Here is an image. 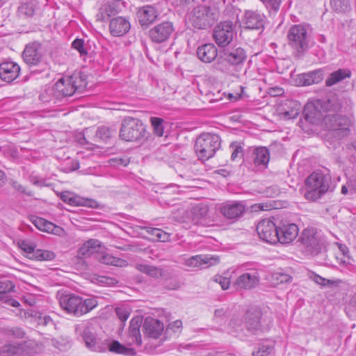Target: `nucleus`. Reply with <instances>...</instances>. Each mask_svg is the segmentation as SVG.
I'll return each mask as SVG.
<instances>
[{
  "label": "nucleus",
  "instance_id": "1",
  "mask_svg": "<svg viewBox=\"0 0 356 356\" xmlns=\"http://www.w3.org/2000/svg\"><path fill=\"white\" fill-rule=\"evenodd\" d=\"M86 79L79 74L64 76L58 79L53 87L46 90L40 95L44 102H53L56 104L62 99L71 97L75 92H82L86 88Z\"/></svg>",
  "mask_w": 356,
  "mask_h": 356
},
{
  "label": "nucleus",
  "instance_id": "2",
  "mask_svg": "<svg viewBox=\"0 0 356 356\" xmlns=\"http://www.w3.org/2000/svg\"><path fill=\"white\" fill-rule=\"evenodd\" d=\"M226 0H211L210 6L200 5L193 8L190 20L193 26L205 29L218 19L220 10L225 6Z\"/></svg>",
  "mask_w": 356,
  "mask_h": 356
},
{
  "label": "nucleus",
  "instance_id": "3",
  "mask_svg": "<svg viewBox=\"0 0 356 356\" xmlns=\"http://www.w3.org/2000/svg\"><path fill=\"white\" fill-rule=\"evenodd\" d=\"M149 136L150 134L140 120L127 117L122 120L120 130V137L122 140L144 143L149 139Z\"/></svg>",
  "mask_w": 356,
  "mask_h": 356
},
{
  "label": "nucleus",
  "instance_id": "4",
  "mask_svg": "<svg viewBox=\"0 0 356 356\" xmlns=\"http://www.w3.org/2000/svg\"><path fill=\"white\" fill-rule=\"evenodd\" d=\"M338 108L339 105L335 100L315 99L305 104L303 113L307 121L312 124H318L325 113L335 112Z\"/></svg>",
  "mask_w": 356,
  "mask_h": 356
},
{
  "label": "nucleus",
  "instance_id": "5",
  "mask_svg": "<svg viewBox=\"0 0 356 356\" xmlns=\"http://www.w3.org/2000/svg\"><path fill=\"white\" fill-rule=\"evenodd\" d=\"M330 177L321 172H313L305 180L304 197L306 200L315 202L328 191Z\"/></svg>",
  "mask_w": 356,
  "mask_h": 356
},
{
  "label": "nucleus",
  "instance_id": "6",
  "mask_svg": "<svg viewBox=\"0 0 356 356\" xmlns=\"http://www.w3.org/2000/svg\"><path fill=\"white\" fill-rule=\"evenodd\" d=\"M220 145L221 140L218 135L204 133L196 139L195 149L200 159L207 161L214 156Z\"/></svg>",
  "mask_w": 356,
  "mask_h": 356
},
{
  "label": "nucleus",
  "instance_id": "7",
  "mask_svg": "<svg viewBox=\"0 0 356 356\" xmlns=\"http://www.w3.org/2000/svg\"><path fill=\"white\" fill-rule=\"evenodd\" d=\"M289 44L298 52L308 49L310 40L309 27L302 24L291 26L287 32Z\"/></svg>",
  "mask_w": 356,
  "mask_h": 356
},
{
  "label": "nucleus",
  "instance_id": "8",
  "mask_svg": "<svg viewBox=\"0 0 356 356\" xmlns=\"http://www.w3.org/2000/svg\"><path fill=\"white\" fill-rule=\"evenodd\" d=\"M92 324L87 323L80 333L86 347L90 351L97 353H105L106 346V339H102L98 337L94 332Z\"/></svg>",
  "mask_w": 356,
  "mask_h": 356
},
{
  "label": "nucleus",
  "instance_id": "9",
  "mask_svg": "<svg viewBox=\"0 0 356 356\" xmlns=\"http://www.w3.org/2000/svg\"><path fill=\"white\" fill-rule=\"evenodd\" d=\"M235 33L232 22L224 21L213 28V38L218 47H225L232 41Z\"/></svg>",
  "mask_w": 356,
  "mask_h": 356
},
{
  "label": "nucleus",
  "instance_id": "10",
  "mask_svg": "<svg viewBox=\"0 0 356 356\" xmlns=\"http://www.w3.org/2000/svg\"><path fill=\"white\" fill-rule=\"evenodd\" d=\"M45 51L40 42L33 41L25 46L22 52L24 61L29 66H37L43 63Z\"/></svg>",
  "mask_w": 356,
  "mask_h": 356
},
{
  "label": "nucleus",
  "instance_id": "11",
  "mask_svg": "<svg viewBox=\"0 0 356 356\" xmlns=\"http://www.w3.org/2000/svg\"><path fill=\"white\" fill-rule=\"evenodd\" d=\"M278 226L269 218L261 220L257 226L259 238L266 243L275 244L277 242Z\"/></svg>",
  "mask_w": 356,
  "mask_h": 356
},
{
  "label": "nucleus",
  "instance_id": "12",
  "mask_svg": "<svg viewBox=\"0 0 356 356\" xmlns=\"http://www.w3.org/2000/svg\"><path fill=\"white\" fill-rule=\"evenodd\" d=\"M245 208L243 202L232 201L223 203L220 207V212L225 218L236 221L243 216Z\"/></svg>",
  "mask_w": 356,
  "mask_h": 356
},
{
  "label": "nucleus",
  "instance_id": "13",
  "mask_svg": "<svg viewBox=\"0 0 356 356\" xmlns=\"http://www.w3.org/2000/svg\"><path fill=\"white\" fill-rule=\"evenodd\" d=\"M174 31L171 22H163L151 29L149 31V36L152 42L162 43L169 39Z\"/></svg>",
  "mask_w": 356,
  "mask_h": 356
},
{
  "label": "nucleus",
  "instance_id": "14",
  "mask_svg": "<svg viewBox=\"0 0 356 356\" xmlns=\"http://www.w3.org/2000/svg\"><path fill=\"white\" fill-rule=\"evenodd\" d=\"M262 312L260 309L252 307L246 311L243 316L244 325L248 331L257 334L261 330V318Z\"/></svg>",
  "mask_w": 356,
  "mask_h": 356
},
{
  "label": "nucleus",
  "instance_id": "15",
  "mask_svg": "<svg viewBox=\"0 0 356 356\" xmlns=\"http://www.w3.org/2000/svg\"><path fill=\"white\" fill-rule=\"evenodd\" d=\"M223 58L230 65L241 70L247 58L246 51L242 47H234L223 51Z\"/></svg>",
  "mask_w": 356,
  "mask_h": 356
},
{
  "label": "nucleus",
  "instance_id": "16",
  "mask_svg": "<svg viewBox=\"0 0 356 356\" xmlns=\"http://www.w3.org/2000/svg\"><path fill=\"white\" fill-rule=\"evenodd\" d=\"M59 302L60 307L67 312L77 316H81V297L71 293L65 294L60 296Z\"/></svg>",
  "mask_w": 356,
  "mask_h": 356
},
{
  "label": "nucleus",
  "instance_id": "17",
  "mask_svg": "<svg viewBox=\"0 0 356 356\" xmlns=\"http://www.w3.org/2000/svg\"><path fill=\"white\" fill-rule=\"evenodd\" d=\"M259 281V273L255 270H252L239 275L234 282V285L238 290H250L257 287Z\"/></svg>",
  "mask_w": 356,
  "mask_h": 356
},
{
  "label": "nucleus",
  "instance_id": "18",
  "mask_svg": "<svg viewBox=\"0 0 356 356\" xmlns=\"http://www.w3.org/2000/svg\"><path fill=\"white\" fill-rule=\"evenodd\" d=\"M277 242L289 244L298 235L299 229L295 223L282 222L278 226Z\"/></svg>",
  "mask_w": 356,
  "mask_h": 356
},
{
  "label": "nucleus",
  "instance_id": "19",
  "mask_svg": "<svg viewBox=\"0 0 356 356\" xmlns=\"http://www.w3.org/2000/svg\"><path fill=\"white\" fill-rule=\"evenodd\" d=\"M327 129L348 131V120L345 117L337 115L335 113H325L321 121Z\"/></svg>",
  "mask_w": 356,
  "mask_h": 356
},
{
  "label": "nucleus",
  "instance_id": "20",
  "mask_svg": "<svg viewBox=\"0 0 356 356\" xmlns=\"http://www.w3.org/2000/svg\"><path fill=\"white\" fill-rule=\"evenodd\" d=\"M20 72L19 65L13 61H5L0 64V78L8 83L15 80Z\"/></svg>",
  "mask_w": 356,
  "mask_h": 356
},
{
  "label": "nucleus",
  "instance_id": "21",
  "mask_svg": "<svg viewBox=\"0 0 356 356\" xmlns=\"http://www.w3.org/2000/svg\"><path fill=\"white\" fill-rule=\"evenodd\" d=\"M164 325L160 321L147 317L143 323L144 334L148 337L157 339L163 333Z\"/></svg>",
  "mask_w": 356,
  "mask_h": 356
},
{
  "label": "nucleus",
  "instance_id": "22",
  "mask_svg": "<svg viewBox=\"0 0 356 356\" xmlns=\"http://www.w3.org/2000/svg\"><path fill=\"white\" fill-rule=\"evenodd\" d=\"M159 13L156 8L152 6H145L140 8L137 12L139 24L142 26H148L157 18Z\"/></svg>",
  "mask_w": 356,
  "mask_h": 356
},
{
  "label": "nucleus",
  "instance_id": "23",
  "mask_svg": "<svg viewBox=\"0 0 356 356\" xmlns=\"http://www.w3.org/2000/svg\"><path fill=\"white\" fill-rule=\"evenodd\" d=\"M251 161L254 166L266 168L270 161L268 149L262 146L252 148Z\"/></svg>",
  "mask_w": 356,
  "mask_h": 356
},
{
  "label": "nucleus",
  "instance_id": "24",
  "mask_svg": "<svg viewBox=\"0 0 356 356\" xmlns=\"http://www.w3.org/2000/svg\"><path fill=\"white\" fill-rule=\"evenodd\" d=\"M196 54L202 62L210 63L216 58L218 49L212 43H206L197 47Z\"/></svg>",
  "mask_w": 356,
  "mask_h": 356
},
{
  "label": "nucleus",
  "instance_id": "25",
  "mask_svg": "<svg viewBox=\"0 0 356 356\" xmlns=\"http://www.w3.org/2000/svg\"><path fill=\"white\" fill-rule=\"evenodd\" d=\"M130 27V23L127 19L122 17H117L111 20L109 31L112 35L120 37L126 34Z\"/></svg>",
  "mask_w": 356,
  "mask_h": 356
},
{
  "label": "nucleus",
  "instance_id": "26",
  "mask_svg": "<svg viewBox=\"0 0 356 356\" xmlns=\"http://www.w3.org/2000/svg\"><path fill=\"white\" fill-rule=\"evenodd\" d=\"M209 214V207L203 203L197 204L191 210V218L193 224L206 225Z\"/></svg>",
  "mask_w": 356,
  "mask_h": 356
},
{
  "label": "nucleus",
  "instance_id": "27",
  "mask_svg": "<svg viewBox=\"0 0 356 356\" xmlns=\"http://www.w3.org/2000/svg\"><path fill=\"white\" fill-rule=\"evenodd\" d=\"M264 15L257 11L248 10L244 15L243 23L248 29H260L264 27Z\"/></svg>",
  "mask_w": 356,
  "mask_h": 356
},
{
  "label": "nucleus",
  "instance_id": "28",
  "mask_svg": "<svg viewBox=\"0 0 356 356\" xmlns=\"http://www.w3.org/2000/svg\"><path fill=\"white\" fill-rule=\"evenodd\" d=\"M31 222L40 230L54 234H60L63 231L62 228L57 226L42 218L38 216H31Z\"/></svg>",
  "mask_w": 356,
  "mask_h": 356
},
{
  "label": "nucleus",
  "instance_id": "29",
  "mask_svg": "<svg viewBox=\"0 0 356 356\" xmlns=\"http://www.w3.org/2000/svg\"><path fill=\"white\" fill-rule=\"evenodd\" d=\"M218 262V258L209 255H195L186 260L185 264L192 268H203L205 265L211 266Z\"/></svg>",
  "mask_w": 356,
  "mask_h": 356
},
{
  "label": "nucleus",
  "instance_id": "30",
  "mask_svg": "<svg viewBox=\"0 0 356 356\" xmlns=\"http://www.w3.org/2000/svg\"><path fill=\"white\" fill-rule=\"evenodd\" d=\"M61 199L63 202H67L71 205L83 206L92 209L99 207L98 202L92 199L83 198L77 196L71 197L67 193H63L61 195Z\"/></svg>",
  "mask_w": 356,
  "mask_h": 356
},
{
  "label": "nucleus",
  "instance_id": "31",
  "mask_svg": "<svg viewBox=\"0 0 356 356\" xmlns=\"http://www.w3.org/2000/svg\"><path fill=\"white\" fill-rule=\"evenodd\" d=\"M300 241L311 250L316 251L319 249V239L313 229H305L301 234Z\"/></svg>",
  "mask_w": 356,
  "mask_h": 356
},
{
  "label": "nucleus",
  "instance_id": "32",
  "mask_svg": "<svg viewBox=\"0 0 356 356\" xmlns=\"http://www.w3.org/2000/svg\"><path fill=\"white\" fill-rule=\"evenodd\" d=\"M106 352L108 350L113 353L128 356H133L136 353L134 348H127L117 340L106 339Z\"/></svg>",
  "mask_w": 356,
  "mask_h": 356
},
{
  "label": "nucleus",
  "instance_id": "33",
  "mask_svg": "<svg viewBox=\"0 0 356 356\" xmlns=\"http://www.w3.org/2000/svg\"><path fill=\"white\" fill-rule=\"evenodd\" d=\"M118 13L117 3L115 2H107L103 4L99 9L96 15L97 20L103 22Z\"/></svg>",
  "mask_w": 356,
  "mask_h": 356
},
{
  "label": "nucleus",
  "instance_id": "34",
  "mask_svg": "<svg viewBox=\"0 0 356 356\" xmlns=\"http://www.w3.org/2000/svg\"><path fill=\"white\" fill-rule=\"evenodd\" d=\"M142 318L136 316L133 318L130 321L129 334L131 337L132 341L138 345H141L142 338L140 328L142 325Z\"/></svg>",
  "mask_w": 356,
  "mask_h": 356
},
{
  "label": "nucleus",
  "instance_id": "35",
  "mask_svg": "<svg viewBox=\"0 0 356 356\" xmlns=\"http://www.w3.org/2000/svg\"><path fill=\"white\" fill-rule=\"evenodd\" d=\"M100 247L101 242L99 240L91 238L83 243L78 253L82 257H88L99 251Z\"/></svg>",
  "mask_w": 356,
  "mask_h": 356
},
{
  "label": "nucleus",
  "instance_id": "36",
  "mask_svg": "<svg viewBox=\"0 0 356 356\" xmlns=\"http://www.w3.org/2000/svg\"><path fill=\"white\" fill-rule=\"evenodd\" d=\"M351 72L348 69H339L332 72L325 80V86H332L346 78H350Z\"/></svg>",
  "mask_w": 356,
  "mask_h": 356
},
{
  "label": "nucleus",
  "instance_id": "37",
  "mask_svg": "<svg viewBox=\"0 0 356 356\" xmlns=\"http://www.w3.org/2000/svg\"><path fill=\"white\" fill-rule=\"evenodd\" d=\"M274 350V342L270 340H263L258 343L252 351V356H268Z\"/></svg>",
  "mask_w": 356,
  "mask_h": 356
},
{
  "label": "nucleus",
  "instance_id": "38",
  "mask_svg": "<svg viewBox=\"0 0 356 356\" xmlns=\"http://www.w3.org/2000/svg\"><path fill=\"white\" fill-rule=\"evenodd\" d=\"M135 268L140 273H145L153 278L157 279L163 276V270L156 266H149L143 263H137L135 265Z\"/></svg>",
  "mask_w": 356,
  "mask_h": 356
},
{
  "label": "nucleus",
  "instance_id": "39",
  "mask_svg": "<svg viewBox=\"0 0 356 356\" xmlns=\"http://www.w3.org/2000/svg\"><path fill=\"white\" fill-rule=\"evenodd\" d=\"M24 346L19 343L7 344L1 349V356H23Z\"/></svg>",
  "mask_w": 356,
  "mask_h": 356
},
{
  "label": "nucleus",
  "instance_id": "40",
  "mask_svg": "<svg viewBox=\"0 0 356 356\" xmlns=\"http://www.w3.org/2000/svg\"><path fill=\"white\" fill-rule=\"evenodd\" d=\"M323 79V71L321 70L312 71L303 74V84L310 86L321 82Z\"/></svg>",
  "mask_w": 356,
  "mask_h": 356
},
{
  "label": "nucleus",
  "instance_id": "41",
  "mask_svg": "<svg viewBox=\"0 0 356 356\" xmlns=\"http://www.w3.org/2000/svg\"><path fill=\"white\" fill-rule=\"evenodd\" d=\"M35 7V1L31 0L29 1L22 3L18 8V13L20 15L32 17L34 15Z\"/></svg>",
  "mask_w": 356,
  "mask_h": 356
},
{
  "label": "nucleus",
  "instance_id": "42",
  "mask_svg": "<svg viewBox=\"0 0 356 356\" xmlns=\"http://www.w3.org/2000/svg\"><path fill=\"white\" fill-rule=\"evenodd\" d=\"M100 261L106 265L123 267L127 265V262L122 259L115 257L111 254H106L101 257Z\"/></svg>",
  "mask_w": 356,
  "mask_h": 356
},
{
  "label": "nucleus",
  "instance_id": "43",
  "mask_svg": "<svg viewBox=\"0 0 356 356\" xmlns=\"http://www.w3.org/2000/svg\"><path fill=\"white\" fill-rule=\"evenodd\" d=\"M116 134V130L107 127H100L98 128L96 136L104 142H106L111 138L114 134Z\"/></svg>",
  "mask_w": 356,
  "mask_h": 356
},
{
  "label": "nucleus",
  "instance_id": "44",
  "mask_svg": "<svg viewBox=\"0 0 356 356\" xmlns=\"http://www.w3.org/2000/svg\"><path fill=\"white\" fill-rule=\"evenodd\" d=\"M33 321L38 325L42 326H53L54 321L50 316L41 312H35L33 316Z\"/></svg>",
  "mask_w": 356,
  "mask_h": 356
},
{
  "label": "nucleus",
  "instance_id": "45",
  "mask_svg": "<svg viewBox=\"0 0 356 356\" xmlns=\"http://www.w3.org/2000/svg\"><path fill=\"white\" fill-rule=\"evenodd\" d=\"M330 5L337 12L346 13L350 10V0H331Z\"/></svg>",
  "mask_w": 356,
  "mask_h": 356
},
{
  "label": "nucleus",
  "instance_id": "46",
  "mask_svg": "<svg viewBox=\"0 0 356 356\" xmlns=\"http://www.w3.org/2000/svg\"><path fill=\"white\" fill-rule=\"evenodd\" d=\"M150 122L153 127L154 134L158 137L163 136L164 131L163 119L157 117H152L150 118Z\"/></svg>",
  "mask_w": 356,
  "mask_h": 356
},
{
  "label": "nucleus",
  "instance_id": "47",
  "mask_svg": "<svg viewBox=\"0 0 356 356\" xmlns=\"http://www.w3.org/2000/svg\"><path fill=\"white\" fill-rule=\"evenodd\" d=\"M81 316L85 314L92 309H93L97 305V301L95 298H87L86 300H83L81 298Z\"/></svg>",
  "mask_w": 356,
  "mask_h": 356
},
{
  "label": "nucleus",
  "instance_id": "48",
  "mask_svg": "<svg viewBox=\"0 0 356 356\" xmlns=\"http://www.w3.org/2000/svg\"><path fill=\"white\" fill-rule=\"evenodd\" d=\"M2 332L8 337H13L15 338H23L24 336V332L22 329L17 327H3L1 330Z\"/></svg>",
  "mask_w": 356,
  "mask_h": 356
},
{
  "label": "nucleus",
  "instance_id": "49",
  "mask_svg": "<svg viewBox=\"0 0 356 356\" xmlns=\"http://www.w3.org/2000/svg\"><path fill=\"white\" fill-rule=\"evenodd\" d=\"M55 254L49 250H36L34 253V258L38 260H47L51 261L55 258Z\"/></svg>",
  "mask_w": 356,
  "mask_h": 356
},
{
  "label": "nucleus",
  "instance_id": "50",
  "mask_svg": "<svg viewBox=\"0 0 356 356\" xmlns=\"http://www.w3.org/2000/svg\"><path fill=\"white\" fill-rule=\"evenodd\" d=\"M244 324L243 318L238 317L232 318L229 324L228 327L232 332H238L243 330V325Z\"/></svg>",
  "mask_w": 356,
  "mask_h": 356
},
{
  "label": "nucleus",
  "instance_id": "51",
  "mask_svg": "<svg viewBox=\"0 0 356 356\" xmlns=\"http://www.w3.org/2000/svg\"><path fill=\"white\" fill-rule=\"evenodd\" d=\"M10 292L11 291H3L0 293L1 301L14 307H19L20 305L19 302L12 298L10 294Z\"/></svg>",
  "mask_w": 356,
  "mask_h": 356
},
{
  "label": "nucleus",
  "instance_id": "52",
  "mask_svg": "<svg viewBox=\"0 0 356 356\" xmlns=\"http://www.w3.org/2000/svg\"><path fill=\"white\" fill-rule=\"evenodd\" d=\"M10 183V185L12 186V187L16 191H17L22 194H24L29 197H31L33 195V191L27 190V188L24 186L22 185L18 181H15V180H11Z\"/></svg>",
  "mask_w": 356,
  "mask_h": 356
},
{
  "label": "nucleus",
  "instance_id": "53",
  "mask_svg": "<svg viewBox=\"0 0 356 356\" xmlns=\"http://www.w3.org/2000/svg\"><path fill=\"white\" fill-rule=\"evenodd\" d=\"M19 247L22 250L28 254L32 253L33 257H34V253H35L36 250H35V245L32 243L25 240L20 241L19 242Z\"/></svg>",
  "mask_w": 356,
  "mask_h": 356
},
{
  "label": "nucleus",
  "instance_id": "54",
  "mask_svg": "<svg viewBox=\"0 0 356 356\" xmlns=\"http://www.w3.org/2000/svg\"><path fill=\"white\" fill-rule=\"evenodd\" d=\"M15 289L14 284L4 278V277H0V293L3 291H13Z\"/></svg>",
  "mask_w": 356,
  "mask_h": 356
},
{
  "label": "nucleus",
  "instance_id": "55",
  "mask_svg": "<svg viewBox=\"0 0 356 356\" xmlns=\"http://www.w3.org/2000/svg\"><path fill=\"white\" fill-rule=\"evenodd\" d=\"M272 209V205L268 203H256L250 207L251 212H257L259 211H268Z\"/></svg>",
  "mask_w": 356,
  "mask_h": 356
},
{
  "label": "nucleus",
  "instance_id": "56",
  "mask_svg": "<svg viewBox=\"0 0 356 356\" xmlns=\"http://www.w3.org/2000/svg\"><path fill=\"white\" fill-rule=\"evenodd\" d=\"M213 282L218 283L223 290L229 288L230 284V280L227 277H222L221 275H216L213 278Z\"/></svg>",
  "mask_w": 356,
  "mask_h": 356
},
{
  "label": "nucleus",
  "instance_id": "57",
  "mask_svg": "<svg viewBox=\"0 0 356 356\" xmlns=\"http://www.w3.org/2000/svg\"><path fill=\"white\" fill-rule=\"evenodd\" d=\"M72 45V47L76 49L81 55L87 54L88 52L84 47V41L82 39H76L73 41Z\"/></svg>",
  "mask_w": 356,
  "mask_h": 356
},
{
  "label": "nucleus",
  "instance_id": "58",
  "mask_svg": "<svg viewBox=\"0 0 356 356\" xmlns=\"http://www.w3.org/2000/svg\"><path fill=\"white\" fill-rule=\"evenodd\" d=\"M115 314L118 318L122 322H125L129 316V312L124 308L117 307L115 309Z\"/></svg>",
  "mask_w": 356,
  "mask_h": 356
},
{
  "label": "nucleus",
  "instance_id": "59",
  "mask_svg": "<svg viewBox=\"0 0 356 356\" xmlns=\"http://www.w3.org/2000/svg\"><path fill=\"white\" fill-rule=\"evenodd\" d=\"M230 148H232L233 150L231 155L232 160H235L237 157H238L239 154H242L243 148L238 143H232L230 145Z\"/></svg>",
  "mask_w": 356,
  "mask_h": 356
},
{
  "label": "nucleus",
  "instance_id": "60",
  "mask_svg": "<svg viewBox=\"0 0 356 356\" xmlns=\"http://www.w3.org/2000/svg\"><path fill=\"white\" fill-rule=\"evenodd\" d=\"M97 281L102 284L108 286H113L118 282L115 278L107 276H99L97 278Z\"/></svg>",
  "mask_w": 356,
  "mask_h": 356
},
{
  "label": "nucleus",
  "instance_id": "61",
  "mask_svg": "<svg viewBox=\"0 0 356 356\" xmlns=\"http://www.w3.org/2000/svg\"><path fill=\"white\" fill-rule=\"evenodd\" d=\"M110 163L111 165H123V166H126L128 164V160L127 159H122V158H115V159H111L110 160Z\"/></svg>",
  "mask_w": 356,
  "mask_h": 356
},
{
  "label": "nucleus",
  "instance_id": "62",
  "mask_svg": "<svg viewBox=\"0 0 356 356\" xmlns=\"http://www.w3.org/2000/svg\"><path fill=\"white\" fill-rule=\"evenodd\" d=\"M275 276L276 280L279 281L280 283L289 282L291 281L292 279L291 276L284 273L276 274Z\"/></svg>",
  "mask_w": 356,
  "mask_h": 356
},
{
  "label": "nucleus",
  "instance_id": "63",
  "mask_svg": "<svg viewBox=\"0 0 356 356\" xmlns=\"http://www.w3.org/2000/svg\"><path fill=\"white\" fill-rule=\"evenodd\" d=\"M182 327V322L180 320H177L172 323H170L168 325V329L172 330L173 332H177Z\"/></svg>",
  "mask_w": 356,
  "mask_h": 356
},
{
  "label": "nucleus",
  "instance_id": "64",
  "mask_svg": "<svg viewBox=\"0 0 356 356\" xmlns=\"http://www.w3.org/2000/svg\"><path fill=\"white\" fill-rule=\"evenodd\" d=\"M314 281L322 286H327V284L329 283V281H327V279H325L318 275H314Z\"/></svg>",
  "mask_w": 356,
  "mask_h": 356
}]
</instances>
